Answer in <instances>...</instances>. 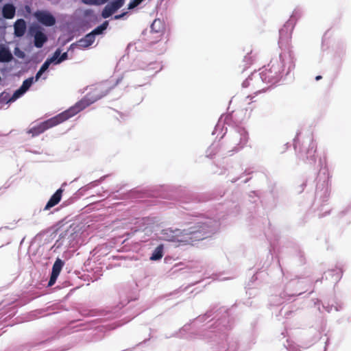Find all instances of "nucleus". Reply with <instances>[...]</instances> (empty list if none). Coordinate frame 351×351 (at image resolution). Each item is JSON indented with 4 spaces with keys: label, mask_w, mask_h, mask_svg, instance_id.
Here are the masks:
<instances>
[{
    "label": "nucleus",
    "mask_w": 351,
    "mask_h": 351,
    "mask_svg": "<svg viewBox=\"0 0 351 351\" xmlns=\"http://www.w3.org/2000/svg\"><path fill=\"white\" fill-rule=\"evenodd\" d=\"M213 230V228L208 223H197L188 230H184V245H193L194 242L206 239L210 237Z\"/></svg>",
    "instance_id": "nucleus-1"
},
{
    "label": "nucleus",
    "mask_w": 351,
    "mask_h": 351,
    "mask_svg": "<svg viewBox=\"0 0 351 351\" xmlns=\"http://www.w3.org/2000/svg\"><path fill=\"white\" fill-rule=\"evenodd\" d=\"M97 99L91 98L89 95H85L81 100L77 101L74 106L69 108L68 110L61 112L59 115L61 117L62 121H65L69 118L77 114L90 105L93 104Z\"/></svg>",
    "instance_id": "nucleus-2"
},
{
    "label": "nucleus",
    "mask_w": 351,
    "mask_h": 351,
    "mask_svg": "<svg viewBox=\"0 0 351 351\" xmlns=\"http://www.w3.org/2000/svg\"><path fill=\"white\" fill-rule=\"evenodd\" d=\"M62 122V119H61V117L58 114L51 119L40 123L37 125L32 127L28 130L27 133L31 134L32 136H36Z\"/></svg>",
    "instance_id": "nucleus-3"
},
{
    "label": "nucleus",
    "mask_w": 351,
    "mask_h": 351,
    "mask_svg": "<svg viewBox=\"0 0 351 351\" xmlns=\"http://www.w3.org/2000/svg\"><path fill=\"white\" fill-rule=\"evenodd\" d=\"M162 239L179 244H184V230L167 228L160 233Z\"/></svg>",
    "instance_id": "nucleus-4"
},
{
    "label": "nucleus",
    "mask_w": 351,
    "mask_h": 351,
    "mask_svg": "<svg viewBox=\"0 0 351 351\" xmlns=\"http://www.w3.org/2000/svg\"><path fill=\"white\" fill-rule=\"evenodd\" d=\"M304 143L308 145L307 149H304V154L301 153L300 158L304 162H315V153L317 149V145L314 142L312 136H307L305 139Z\"/></svg>",
    "instance_id": "nucleus-5"
},
{
    "label": "nucleus",
    "mask_w": 351,
    "mask_h": 351,
    "mask_svg": "<svg viewBox=\"0 0 351 351\" xmlns=\"http://www.w3.org/2000/svg\"><path fill=\"white\" fill-rule=\"evenodd\" d=\"M35 18L45 26H53L56 23L54 16L47 11L38 10L34 13Z\"/></svg>",
    "instance_id": "nucleus-6"
},
{
    "label": "nucleus",
    "mask_w": 351,
    "mask_h": 351,
    "mask_svg": "<svg viewBox=\"0 0 351 351\" xmlns=\"http://www.w3.org/2000/svg\"><path fill=\"white\" fill-rule=\"evenodd\" d=\"M33 81V77H29L25 80L21 86L14 93L10 101H15L16 99L23 95L30 88Z\"/></svg>",
    "instance_id": "nucleus-7"
},
{
    "label": "nucleus",
    "mask_w": 351,
    "mask_h": 351,
    "mask_svg": "<svg viewBox=\"0 0 351 351\" xmlns=\"http://www.w3.org/2000/svg\"><path fill=\"white\" fill-rule=\"evenodd\" d=\"M60 55V51L59 49H57L53 56L49 58V59H47L43 64V65L41 66V67L40 68L39 71L37 72V73L36 74V76H35V80L36 81H37L40 77V76L42 75V74L48 69L50 64L53 62H54L57 58Z\"/></svg>",
    "instance_id": "nucleus-8"
},
{
    "label": "nucleus",
    "mask_w": 351,
    "mask_h": 351,
    "mask_svg": "<svg viewBox=\"0 0 351 351\" xmlns=\"http://www.w3.org/2000/svg\"><path fill=\"white\" fill-rule=\"evenodd\" d=\"M63 190L62 189H58L56 193L51 197L48 202L47 203L44 210H47L49 208L57 205L61 200Z\"/></svg>",
    "instance_id": "nucleus-9"
},
{
    "label": "nucleus",
    "mask_w": 351,
    "mask_h": 351,
    "mask_svg": "<svg viewBox=\"0 0 351 351\" xmlns=\"http://www.w3.org/2000/svg\"><path fill=\"white\" fill-rule=\"evenodd\" d=\"M14 35L17 37L23 36L26 31V23L23 19H18L14 25Z\"/></svg>",
    "instance_id": "nucleus-10"
},
{
    "label": "nucleus",
    "mask_w": 351,
    "mask_h": 351,
    "mask_svg": "<svg viewBox=\"0 0 351 351\" xmlns=\"http://www.w3.org/2000/svg\"><path fill=\"white\" fill-rule=\"evenodd\" d=\"M13 58L12 54L10 50L4 45H0V62H8Z\"/></svg>",
    "instance_id": "nucleus-11"
},
{
    "label": "nucleus",
    "mask_w": 351,
    "mask_h": 351,
    "mask_svg": "<svg viewBox=\"0 0 351 351\" xmlns=\"http://www.w3.org/2000/svg\"><path fill=\"white\" fill-rule=\"evenodd\" d=\"M47 40V36L41 31H37L34 34V45L37 48H41Z\"/></svg>",
    "instance_id": "nucleus-12"
},
{
    "label": "nucleus",
    "mask_w": 351,
    "mask_h": 351,
    "mask_svg": "<svg viewBox=\"0 0 351 351\" xmlns=\"http://www.w3.org/2000/svg\"><path fill=\"white\" fill-rule=\"evenodd\" d=\"M95 36L90 32L79 40V45L83 48H87L95 42Z\"/></svg>",
    "instance_id": "nucleus-13"
},
{
    "label": "nucleus",
    "mask_w": 351,
    "mask_h": 351,
    "mask_svg": "<svg viewBox=\"0 0 351 351\" xmlns=\"http://www.w3.org/2000/svg\"><path fill=\"white\" fill-rule=\"evenodd\" d=\"M165 29V22L160 19H156L151 25V29L155 33H162Z\"/></svg>",
    "instance_id": "nucleus-14"
},
{
    "label": "nucleus",
    "mask_w": 351,
    "mask_h": 351,
    "mask_svg": "<svg viewBox=\"0 0 351 351\" xmlns=\"http://www.w3.org/2000/svg\"><path fill=\"white\" fill-rule=\"evenodd\" d=\"M16 12L15 7L12 4H5L2 10L4 18L11 19L14 18Z\"/></svg>",
    "instance_id": "nucleus-15"
},
{
    "label": "nucleus",
    "mask_w": 351,
    "mask_h": 351,
    "mask_svg": "<svg viewBox=\"0 0 351 351\" xmlns=\"http://www.w3.org/2000/svg\"><path fill=\"white\" fill-rule=\"evenodd\" d=\"M163 256V246L162 245H158L153 252L150 259L152 261H158Z\"/></svg>",
    "instance_id": "nucleus-16"
},
{
    "label": "nucleus",
    "mask_w": 351,
    "mask_h": 351,
    "mask_svg": "<svg viewBox=\"0 0 351 351\" xmlns=\"http://www.w3.org/2000/svg\"><path fill=\"white\" fill-rule=\"evenodd\" d=\"M63 261L60 258H57L53 265L51 274H55L56 276H59L63 267Z\"/></svg>",
    "instance_id": "nucleus-17"
},
{
    "label": "nucleus",
    "mask_w": 351,
    "mask_h": 351,
    "mask_svg": "<svg viewBox=\"0 0 351 351\" xmlns=\"http://www.w3.org/2000/svg\"><path fill=\"white\" fill-rule=\"evenodd\" d=\"M108 21H105L101 25L94 29L91 33L95 36L96 35L103 34L104 31L106 30L108 26Z\"/></svg>",
    "instance_id": "nucleus-18"
},
{
    "label": "nucleus",
    "mask_w": 351,
    "mask_h": 351,
    "mask_svg": "<svg viewBox=\"0 0 351 351\" xmlns=\"http://www.w3.org/2000/svg\"><path fill=\"white\" fill-rule=\"evenodd\" d=\"M124 3L125 0H114L110 2L108 4L112 8V10L116 12L124 5Z\"/></svg>",
    "instance_id": "nucleus-19"
},
{
    "label": "nucleus",
    "mask_w": 351,
    "mask_h": 351,
    "mask_svg": "<svg viewBox=\"0 0 351 351\" xmlns=\"http://www.w3.org/2000/svg\"><path fill=\"white\" fill-rule=\"evenodd\" d=\"M115 12L112 10V8L108 3L102 10L101 16L104 19H106L110 17L112 14Z\"/></svg>",
    "instance_id": "nucleus-20"
},
{
    "label": "nucleus",
    "mask_w": 351,
    "mask_h": 351,
    "mask_svg": "<svg viewBox=\"0 0 351 351\" xmlns=\"http://www.w3.org/2000/svg\"><path fill=\"white\" fill-rule=\"evenodd\" d=\"M82 2L87 5H102L106 3L108 0H82Z\"/></svg>",
    "instance_id": "nucleus-21"
},
{
    "label": "nucleus",
    "mask_w": 351,
    "mask_h": 351,
    "mask_svg": "<svg viewBox=\"0 0 351 351\" xmlns=\"http://www.w3.org/2000/svg\"><path fill=\"white\" fill-rule=\"evenodd\" d=\"M145 0H132L128 4V8L132 10L142 3Z\"/></svg>",
    "instance_id": "nucleus-22"
},
{
    "label": "nucleus",
    "mask_w": 351,
    "mask_h": 351,
    "mask_svg": "<svg viewBox=\"0 0 351 351\" xmlns=\"http://www.w3.org/2000/svg\"><path fill=\"white\" fill-rule=\"evenodd\" d=\"M68 54L66 52L63 53L60 56H59L58 58L55 60L57 64L62 62V61L67 59Z\"/></svg>",
    "instance_id": "nucleus-23"
},
{
    "label": "nucleus",
    "mask_w": 351,
    "mask_h": 351,
    "mask_svg": "<svg viewBox=\"0 0 351 351\" xmlns=\"http://www.w3.org/2000/svg\"><path fill=\"white\" fill-rule=\"evenodd\" d=\"M58 276H56L55 274H51V276H50V279H49V281L48 282V286L49 287H51L52 285H53L57 280V278H58Z\"/></svg>",
    "instance_id": "nucleus-24"
},
{
    "label": "nucleus",
    "mask_w": 351,
    "mask_h": 351,
    "mask_svg": "<svg viewBox=\"0 0 351 351\" xmlns=\"http://www.w3.org/2000/svg\"><path fill=\"white\" fill-rule=\"evenodd\" d=\"M243 139H242V141L241 142V143H242L243 145H245L247 142L248 135L245 131H243Z\"/></svg>",
    "instance_id": "nucleus-25"
},
{
    "label": "nucleus",
    "mask_w": 351,
    "mask_h": 351,
    "mask_svg": "<svg viewBox=\"0 0 351 351\" xmlns=\"http://www.w3.org/2000/svg\"><path fill=\"white\" fill-rule=\"evenodd\" d=\"M126 13L127 12H123L122 14L115 15L114 16V19H115V20L121 19V18H123L126 14Z\"/></svg>",
    "instance_id": "nucleus-26"
},
{
    "label": "nucleus",
    "mask_w": 351,
    "mask_h": 351,
    "mask_svg": "<svg viewBox=\"0 0 351 351\" xmlns=\"http://www.w3.org/2000/svg\"><path fill=\"white\" fill-rule=\"evenodd\" d=\"M294 147L295 149H297L298 147L300 148V141L298 138L295 141Z\"/></svg>",
    "instance_id": "nucleus-27"
},
{
    "label": "nucleus",
    "mask_w": 351,
    "mask_h": 351,
    "mask_svg": "<svg viewBox=\"0 0 351 351\" xmlns=\"http://www.w3.org/2000/svg\"><path fill=\"white\" fill-rule=\"evenodd\" d=\"M245 59L247 60L248 64H251L252 63V60L251 57L245 56Z\"/></svg>",
    "instance_id": "nucleus-28"
},
{
    "label": "nucleus",
    "mask_w": 351,
    "mask_h": 351,
    "mask_svg": "<svg viewBox=\"0 0 351 351\" xmlns=\"http://www.w3.org/2000/svg\"><path fill=\"white\" fill-rule=\"evenodd\" d=\"M17 56L20 58H24L25 54L23 51H20L19 54H17Z\"/></svg>",
    "instance_id": "nucleus-29"
},
{
    "label": "nucleus",
    "mask_w": 351,
    "mask_h": 351,
    "mask_svg": "<svg viewBox=\"0 0 351 351\" xmlns=\"http://www.w3.org/2000/svg\"><path fill=\"white\" fill-rule=\"evenodd\" d=\"M247 82H247V80L245 81V82L243 83V86H245V87H246V86H247V85H248V84H247Z\"/></svg>",
    "instance_id": "nucleus-30"
},
{
    "label": "nucleus",
    "mask_w": 351,
    "mask_h": 351,
    "mask_svg": "<svg viewBox=\"0 0 351 351\" xmlns=\"http://www.w3.org/2000/svg\"><path fill=\"white\" fill-rule=\"evenodd\" d=\"M320 79H322V76H321V75H317V76L315 77V80H319Z\"/></svg>",
    "instance_id": "nucleus-31"
}]
</instances>
